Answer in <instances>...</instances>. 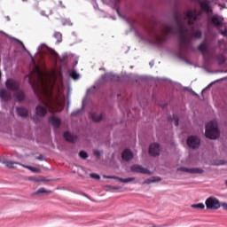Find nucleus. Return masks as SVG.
<instances>
[{
	"label": "nucleus",
	"instance_id": "42",
	"mask_svg": "<svg viewBox=\"0 0 227 227\" xmlns=\"http://www.w3.org/2000/svg\"><path fill=\"white\" fill-rule=\"evenodd\" d=\"M67 54L63 55L62 57L59 58V62L65 63V61H67Z\"/></svg>",
	"mask_w": 227,
	"mask_h": 227
},
{
	"label": "nucleus",
	"instance_id": "25",
	"mask_svg": "<svg viewBox=\"0 0 227 227\" xmlns=\"http://www.w3.org/2000/svg\"><path fill=\"white\" fill-rule=\"evenodd\" d=\"M11 40H12V42H16V43H19L20 45V47L22 48V50L25 52H27V54L31 55V52L28 50H27L26 45H24V43H22V41H20L15 37H11Z\"/></svg>",
	"mask_w": 227,
	"mask_h": 227
},
{
	"label": "nucleus",
	"instance_id": "51",
	"mask_svg": "<svg viewBox=\"0 0 227 227\" xmlns=\"http://www.w3.org/2000/svg\"><path fill=\"white\" fill-rule=\"evenodd\" d=\"M107 178L114 179V176H107Z\"/></svg>",
	"mask_w": 227,
	"mask_h": 227
},
{
	"label": "nucleus",
	"instance_id": "14",
	"mask_svg": "<svg viewBox=\"0 0 227 227\" xmlns=\"http://www.w3.org/2000/svg\"><path fill=\"white\" fill-rule=\"evenodd\" d=\"M16 114L20 118H28L29 117V110L25 106H16Z\"/></svg>",
	"mask_w": 227,
	"mask_h": 227
},
{
	"label": "nucleus",
	"instance_id": "28",
	"mask_svg": "<svg viewBox=\"0 0 227 227\" xmlns=\"http://www.w3.org/2000/svg\"><path fill=\"white\" fill-rule=\"evenodd\" d=\"M160 177H159V176H153V177H151V178H149V179H146L145 181V184H155V183H157V182H160Z\"/></svg>",
	"mask_w": 227,
	"mask_h": 227
},
{
	"label": "nucleus",
	"instance_id": "60",
	"mask_svg": "<svg viewBox=\"0 0 227 227\" xmlns=\"http://www.w3.org/2000/svg\"><path fill=\"white\" fill-rule=\"evenodd\" d=\"M114 189L116 190V189H118V188L114 187Z\"/></svg>",
	"mask_w": 227,
	"mask_h": 227
},
{
	"label": "nucleus",
	"instance_id": "7",
	"mask_svg": "<svg viewBox=\"0 0 227 227\" xmlns=\"http://www.w3.org/2000/svg\"><path fill=\"white\" fill-rule=\"evenodd\" d=\"M205 203L207 210H217V208H221V202L215 197L207 198Z\"/></svg>",
	"mask_w": 227,
	"mask_h": 227
},
{
	"label": "nucleus",
	"instance_id": "49",
	"mask_svg": "<svg viewBox=\"0 0 227 227\" xmlns=\"http://www.w3.org/2000/svg\"><path fill=\"white\" fill-rule=\"evenodd\" d=\"M78 63H79V61H78V60H75V61L74 62V67H77Z\"/></svg>",
	"mask_w": 227,
	"mask_h": 227
},
{
	"label": "nucleus",
	"instance_id": "2",
	"mask_svg": "<svg viewBox=\"0 0 227 227\" xmlns=\"http://www.w3.org/2000/svg\"><path fill=\"white\" fill-rule=\"evenodd\" d=\"M175 33L176 30L173 26H167L161 29L160 33L148 32L146 35H143L141 34H137V35L142 42L153 43L154 45H160V43L164 42V38L168 36V35H175Z\"/></svg>",
	"mask_w": 227,
	"mask_h": 227
},
{
	"label": "nucleus",
	"instance_id": "12",
	"mask_svg": "<svg viewBox=\"0 0 227 227\" xmlns=\"http://www.w3.org/2000/svg\"><path fill=\"white\" fill-rule=\"evenodd\" d=\"M193 3H198L199 4H200V8L201 10H203V12H206L207 13H210L212 12V8L210 7V4L208 3V1L207 0H192Z\"/></svg>",
	"mask_w": 227,
	"mask_h": 227
},
{
	"label": "nucleus",
	"instance_id": "9",
	"mask_svg": "<svg viewBox=\"0 0 227 227\" xmlns=\"http://www.w3.org/2000/svg\"><path fill=\"white\" fill-rule=\"evenodd\" d=\"M49 113L47 106L37 105L35 107V114L38 118H45Z\"/></svg>",
	"mask_w": 227,
	"mask_h": 227
},
{
	"label": "nucleus",
	"instance_id": "46",
	"mask_svg": "<svg viewBox=\"0 0 227 227\" xmlns=\"http://www.w3.org/2000/svg\"><path fill=\"white\" fill-rule=\"evenodd\" d=\"M94 9L98 10V4L97 2L94 3Z\"/></svg>",
	"mask_w": 227,
	"mask_h": 227
},
{
	"label": "nucleus",
	"instance_id": "47",
	"mask_svg": "<svg viewBox=\"0 0 227 227\" xmlns=\"http://www.w3.org/2000/svg\"><path fill=\"white\" fill-rule=\"evenodd\" d=\"M40 14H41L43 17H47V15L45 14V11H41Z\"/></svg>",
	"mask_w": 227,
	"mask_h": 227
},
{
	"label": "nucleus",
	"instance_id": "50",
	"mask_svg": "<svg viewBox=\"0 0 227 227\" xmlns=\"http://www.w3.org/2000/svg\"><path fill=\"white\" fill-rule=\"evenodd\" d=\"M7 22H10V16H5Z\"/></svg>",
	"mask_w": 227,
	"mask_h": 227
},
{
	"label": "nucleus",
	"instance_id": "48",
	"mask_svg": "<svg viewBox=\"0 0 227 227\" xmlns=\"http://www.w3.org/2000/svg\"><path fill=\"white\" fill-rule=\"evenodd\" d=\"M59 4H60L61 8H65V5H63V2L62 1H59Z\"/></svg>",
	"mask_w": 227,
	"mask_h": 227
},
{
	"label": "nucleus",
	"instance_id": "52",
	"mask_svg": "<svg viewBox=\"0 0 227 227\" xmlns=\"http://www.w3.org/2000/svg\"><path fill=\"white\" fill-rule=\"evenodd\" d=\"M73 36H77V34L75 32L72 33Z\"/></svg>",
	"mask_w": 227,
	"mask_h": 227
},
{
	"label": "nucleus",
	"instance_id": "30",
	"mask_svg": "<svg viewBox=\"0 0 227 227\" xmlns=\"http://www.w3.org/2000/svg\"><path fill=\"white\" fill-rule=\"evenodd\" d=\"M54 38H56V43H61L63 42V35L60 32H55L53 35Z\"/></svg>",
	"mask_w": 227,
	"mask_h": 227
},
{
	"label": "nucleus",
	"instance_id": "59",
	"mask_svg": "<svg viewBox=\"0 0 227 227\" xmlns=\"http://www.w3.org/2000/svg\"><path fill=\"white\" fill-rule=\"evenodd\" d=\"M206 90H207V88L202 90V93H203Z\"/></svg>",
	"mask_w": 227,
	"mask_h": 227
},
{
	"label": "nucleus",
	"instance_id": "22",
	"mask_svg": "<svg viewBox=\"0 0 227 227\" xmlns=\"http://www.w3.org/2000/svg\"><path fill=\"white\" fill-rule=\"evenodd\" d=\"M121 157L123 160H131L134 158V153L129 149H126L123 151Z\"/></svg>",
	"mask_w": 227,
	"mask_h": 227
},
{
	"label": "nucleus",
	"instance_id": "13",
	"mask_svg": "<svg viewBox=\"0 0 227 227\" xmlns=\"http://www.w3.org/2000/svg\"><path fill=\"white\" fill-rule=\"evenodd\" d=\"M106 116L105 113H101L99 115H97V112H90L89 114V118L94 121V123H100L104 117Z\"/></svg>",
	"mask_w": 227,
	"mask_h": 227
},
{
	"label": "nucleus",
	"instance_id": "23",
	"mask_svg": "<svg viewBox=\"0 0 227 227\" xmlns=\"http://www.w3.org/2000/svg\"><path fill=\"white\" fill-rule=\"evenodd\" d=\"M199 51L203 56H207L208 54V44L203 42L200 43V45H199Z\"/></svg>",
	"mask_w": 227,
	"mask_h": 227
},
{
	"label": "nucleus",
	"instance_id": "54",
	"mask_svg": "<svg viewBox=\"0 0 227 227\" xmlns=\"http://www.w3.org/2000/svg\"><path fill=\"white\" fill-rule=\"evenodd\" d=\"M110 19H111L112 20H114V16H110Z\"/></svg>",
	"mask_w": 227,
	"mask_h": 227
},
{
	"label": "nucleus",
	"instance_id": "41",
	"mask_svg": "<svg viewBox=\"0 0 227 227\" xmlns=\"http://www.w3.org/2000/svg\"><path fill=\"white\" fill-rule=\"evenodd\" d=\"M90 178H94L95 180H100V175L97 173H91L90 174Z\"/></svg>",
	"mask_w": 227,
	"mask_h": 227
},
{
	"label": "nucleus",
	"instance_id": "15",
	"mask_svg": "<svg viewBox=\"0 0 227 227\" xmlns=\"http://www.w3.org/2000/svg\"><path fill=\"white\" fill-rule=\"evenodd\" d=\"M149 153L153 155V157L160 155V145L159 144H152L149 147Z\"/></svg>",
	"mask_w": 227,
	"mask_h": 227
},
{
	"label": "nucleus",
	"instance_id": "5",
	"mask_svg": "<svg viewBox=\"0 0 227 227\" xmlns=\"http://www.w3.org/2000/svg\"><path fill=\"white\" fill-rule=\"evenodd\" d=\"M38 54H41V56H43V54H50L51 56H53L55 59H58V58L59 57V55L54 51V49L47 46V44L43 43L38 46L37 51L35 54V58H36Z\"/></svg>",
	"mask_w": 227,
	"mask_h": 227
},
{
	"label": "nucleus",
	"instance_id": "36",
	"mask_svg": "<svg viewBox=\"0 0 227 227\" xmlns=\"http://www.w3.org/2000/svg\"><path fill=\"white\" fill-rule=\"evenodd\" d=\"M79 157L86 160V158L88 157V153L86 151H80Z\"/></svg>",
	"mask_w": 227,
	"mask_h": 227
},
{
	"label": "nucleus",
	"instance_id": "32",
	"mask_svg": "<svg viewBox=\"0 0 227 227\" xmlns=\"http://www.w3.org/2000/svg\"><path fill=\"white\" fill-rule=\"evenodd\" d=\"M102 3L114 10V0H102Z\"/></svg>",
	"mask_w": 227,
	"mask_h": 227
},
{
	"label": "nucleus",
	"instance_id": "38",
	"mask_svg": "<svg viewBox=\"0 0 227 227\" xmlns=\"http://www.w3.org/2000/svg\"><path fill=\"white\" fill-rule=\"evenodd\" d=\"M227 164V161L225 160H220L214 163V166H224Z\"/></svg>",
	"mask_w": 227,
	"mask_h": 227
},
{
	"label": "nucleus",
	"instance_id": "16",
	"mask_svg": "<svg viewBox=\"0 0 227 227\" xmlns=\"http://www.w3.org/2000/svg\"><path fill=\"white\" fill-rule=\"evenodd\" d=\"M131 171L134 173H141L142 175H150V171L148 168H143V166L140 165H133L130 168Z\"/></svg>",
	"mask_w": 227,
	"mask_h": 227
},
{
	"label": "nucleus",
	"instance_id": "57",
	"mask_svg": "<svg viewBox=\"0 0 227 227\" xmlns=\"http://www.w3.org/2000/svg\"><path fill=\"white\" fill-rule=\"evenodd\" d=\"M0 33H2V35H6L4 32H3V31H0Z\"/></svg>",
	"mask_w": 227,
	"mask_h": 227
},
{
	"label": "nucleus",
	"instance_id": "18",
	"mask_svg": "<svg viewBox=\"0 0 227 227\" xmlns=\"http://www.w3.org/2000/svg\"><path fill=\"white\" fill-rule=\"evenodd\" d=\"M223 22H224V19L221 16L215 15L211 18V24L213 26H215L217 29L221 28V26H223Z\"/></svg>",
	"mask_w": 227,
	"mask_h": 227
},
{
	"label": "nucleus",
	"instance_id": "4",
	"mask_svg": "<svg viewBox=\"0 0 227 227\" xmlns=\"http://www.w3.org/2000/svg\"><path fill=\"white\" fill-rule=\"evenodd\" d=\"M205 136L208 139H217L219 136H221L217 121H211L207 124H206Z\"/></svg>",
	"mask_w": 227,
	"mask_h": 227
},
{
	"label": "nucleus",
	"instance_id": "10",
	"mask_svg": "<svg viewBox=\"0 0 227 227\" xmlns=\"http://www.w3.org/2000/svg\"><path fill=\"white\" fill-rule=\"evenodd\" d=\"M63 137L65 141L67 143H73V145H75V143L79 141V137H77V135L72 134L70 131H64Z\"/></svg>",
	"mask_w": 227,
	"mask_h": 227
},
{
	"label": "nucleus",
	"instance_id": "34",
	"mask_svg": "<svg viewBox=\"0 0 227 227\" xmlns=\"http://www.w3.org/2000/svg\"><path fill=\"white\" fill-rule=\"evenodd\" d=\"M62 26H74V23L69 19L62 20Z\"/></svg>",
	"mask_w": 227,
	"mask_h": 227
},
{
	"label": "nucleus",
	"instance_id": "11",
	"mask_svg": "<svg viewBox=\"0 0 227 227\" xmlns=\"http://www.w3.org/2000/svg\"><path fill=\"white\" fill-rule=\"evenodd\" d=\"M179 171H183L184 173H190L191 175H201L202 173H205V171L201 168H185L182 167L178 168Z\"/></svg>",
	"mask_w": 227,
	"mask_h": 227
},
{
	"label": "nucleus",
	"instance_id": "56",
	"mask_svg": "<svg viewBox=\"0 0 227 227\" xmlns=\"http://www.w3.org/2000/svg\"><path fill=\"white\" fill-rule=\"evenodd\" d=\"M116 12H117L118 14H120V10L116 9Z\"/></svg>",
	"mask_w": 227,
	"mask_h": 227
},
{
	"label": "nucleus",
	"instance_id": "33",
	"mask_svg": "<svg viewBox=\"0 0 227 227\" xmlns=\"http://www.w3.org/2000/svg\"><path fill=\"white\" fill-rule=\"evenodd\" d=\"M70 76L72 77V79H74V81H77V79H79V77H81V75L77 73V71L74 70Z\"/></svg>",
	"mask_w": 227,
	"mask_h": 227
},
{
	"label": "nucleus",
	"instance_id": "55",
	"mask_svg": "<svg viewBox=\"0 0 227 227\" xmlns=\"http://www.w3.org/2000/svg\"><path fill=\"white\" fill-rule=\"evenodd\" d=\"M112 159H114V153H112Z\"/></svg>",
	"mask_w": 227,
	"mask_h": 227
},
{
	"label": "nucleus",
	"instance_id": "45",
	"mask_svg": "<svg viewBox=\"0 0 227 227\" xmlns=\"http://www.w3.org/2000/svg\"><path fill=\"white\" fill-rule=\"evenodd\" d=\"M221 206L223 207V210H227V203H223Z\"/></svg>",
	"mask_w": 227,
	"mask_h": 227
},
{
	"label": "nucleus",
	"instance_id": "24",
	"mask_svg": "<svg viewBox=\"0 0 227 227\" xmlns=\"http://www.w3.org/2000/svg\"><path fill=\"white\" fill-rule=\"evenodd\" d=\"M52 191L46 190L45 188L42 187L39 188L36 192H35L32 196H38V194H51Z\"/></svg>",
	"mask_w": 227,
	"mask_h": 227
},
{
	"label": "nucleus",
	"instance_id": "19",
	"mask_svg": "<svg viewBox=\"0 0 227 227\" xmlns=\"http://www.w3.org/2000/svg\"><path fill=\"white\" fill-rule=\"evenodd\" d=\"M14 98L16 102H24L26 100V92L22 90H18L16 92H14Z\"/></svg>",
	"mask_w": 227,
	"mask_h": 227
},
{
	"label": "nucleus",
	"instance_id": "27",
	"mask_svg": "<svg viewBox=\"0 0 227 227\" xmlns=\"http://www.w3.org/2000/svg\"><path fill=\"white\" fill-rule=\"evenodd\" d=\"M4 164L7 168H9V169H15V164L18 166H22V164L18 161H5Z\"/></svg>",
	"mask_w": 227,
	"mask_h": 227
},
{
	"label": "nucleus",
	"instance_id": "35",
	"mask_svg": "<svg viewBox=\"0 0 227 227\" xmlns=\"http://www.w3.org/2000/svg\"><path fill=\"white\" fill-rule=\"evenodd\" d=\"M192 208H200V210H203V208H205V204L203 203L192 204Z\"/></svg>",
	"mask_w": 227,
	"mask_h": 227
},
{
	"label": "nucleus",
	"instance_id": "20",
	"mask_svg": "<svg viewBox=\"0 0 227 227\" xmlns=\"http://www.w3.org/2000/svg\"><path fill=\"white\" fill-rule=\"evenodd\" d=\"M0 98L4 102H9V100H12V94L4 89H0Z\"/></svg>",
	"mask_w": 227,
	"mask_h": 227
},
{
	"label": "nucleus",
	"instance_id": "17",
	"mask_svg": "<svg viewBox=\"0 0 227 227\" xmlns=\"http://www.w3.org/2000/svg\"><path fill=\"white\" fill-rule=\"evenodd\" d=\"M48 121L54 129H59V126L61 125V119L56 117V115H51Z\"/></svg>",
	"mask_w": 227,
	"mask_h": 227
},
{
	"label": "nucleus",
	"instance_id": "58",
	"mask_svg": "<svg viewBox=\"0 0 227 227\" xmlns=\"http://www.w3.org/2000/svg\"><path fill=\"white\" fill-rule=\"evenodd\" d=\"M23 1V3H26V2H27V0H22Z\"/></svg>",
	"mask_w": 227,
	"mask_h": 227
},
{
	"label": "nucleus",
	"instance_id": "8",
	"mask_svg": "<svg viewBox=\"0 0 227 227\" xmlns=\"http://www.w3.org/2000/svg\"><path fill=\"white\" fill-rule=\"evenodd\" d=\"M187 145L192 150H198L201 145V140L197 136H190L187 138Z\"/></svg>",
	"mask_w": 227,
	"mask_h": 227
},
{
	"label": "nucleus",
	"instance_id": "44",
	"mask_svg": "<svg viewBox=\"0 0 227 227\" xmlns=\"http://www.w3.org/2000/svg\"><path fill=\"white\" fill-rule=\"evenodd\" d=\"M37 160H44L45 159L43 158V154H40L39 156L36 157Z\"/></svg>",
	"mask_w": 227,
	"mask_h": 227
},
{
	"label": "nucleus",
	"instance_id": "39",
	"mask_svg": "<svg viewBox=\"0 0 227 227\" xmlns=\"http://www.w3.org/2000/svg\"><path fill=\"white\" fill-rule=\"evenodd\" d=\"M32 64L34 65V67H35L36 70H39L38 68V65H36V60L35 59V57H33V55L30 53V55H28Z\"/></svg>",
	"mask_w": 227,
	"mask_h": 227
},
{
	"label": "nucleus",
	"instance_id": "26",
	"mask_svg": "<svg viewBox=\"0 0 227 227\" xmlns=\"http://www.w3.org/2000/svg\"><path fill=\"white\" fill-rule=\"evenodd\" d=\"M114 180H117L118 182H121L122 184H130V182H134L136 178L134 177L121 178V177L115 176Z\"/></svg>",
	"mask_w": 227,
	"mask_h": 227
},
{
	"label": "nucleus",
	"instance_id": "31",
	"mask_svg": "<svg viewBox=\"0 0 227 227\" xmlns=\"http://www.w3.org/2000/svg\"><path fill=\"white\" fill-rule=\"evenodd\" d=\"M22 168H25L26 169H28L29 171H32V173H40V169L35 167L27 166V165H22Z\"/></svg>",
	"mask_w": 227,
	"mask_h": 227
},
{
	"label": "nucleus",
	"instance_id": "1",
	"mask_svg": "<svg viewBox=\"0 0 227 227\" xmlns=\"http://www.w3.org/2000/svg\"><path fill=\"white\" fill-rule=\"evenodd\" d=\"M199 19L200 12L196 9L175 16L179 36V51L176 53L179 59H185V52L191 47L192 40L201 38V30L194 28V22Z\"/></svg>",
	"mask_w": 227,
	"mask_h": 227
},
{
	"label": "nucleus",
	"instance_id": "21",
	"mask_svg": "<svg viewBox=\"0 0 227 227\" xmlns=\"http://www.w3.org/2000/svg\"><path fill=\"white\" fill-rule=\"evenodd\" d=\"M85 107H86V98H84L83 100H82V107L77 109V110H74V112H72L71 116L73 118H75L76 116H79V114H81V113H82L84 111Z\"/></svg>",
	"mask_w": 227,
	"mask_h": 227
},
{
	"label": "nucleus",
	"instance_id": "43",
	"mask_svg": "<svg viewBox=\"0 0 227 227\" xmlns=\"http://www.w3.org/2000/svg\"><path fill=\"white\" fill-rule=\"evenodd\" d=\"M220 34L227 38V27H225L223 30H221Z\"/></svg>",
	"mask_w": 227,
	"mask_h": 227
},
{
	"label": "nucleus",
	"instance_id": "40",
	"mask_svg": "<svg viewBox=\"0 0 227 227\" xmlns=\"http://www.w3.org/2000/svg\"><path fill=\"white\" fill-rule=\"evenodd\" d=\"M178 116L173 115V119L170 120L171 123H174L176 127H178Z\"/></svg>",
	"mask_w": 227,
	"mask_h": 227
},
{
	"label": "nucleus",
	"instance_id": "37",
	"mask_svg": "<svg viewBox=\"0 0 227 227\" xmlns=\"http://www.w3.org/2000/svg\"><path fill=\"white\" fill-rule=\"evenodd\" d=\"M102 153H104V152L102 151H98V150L93 151V155H95L97 159H100V157L102 156Z\"/></svg>",
	"mask_w": 227,
	"mask_h": 227
},
{
	"label": "nucleus",
	"instance_id": "3",
	"mask_svg": "<svg viewBox=\"0 0 227 227\" xmlns=\"http://www.w3.org/2000/svg\"><path fill=\"white\" fill-rule=\"evenodd\" d=\"M113 77L114 75L109 73L103 74L92 87L87 90V95H93V93H97V90H100V88H102V86H104L106 82L113 81Z\"/></svg>",
	"mask_w": 227,
	"mask_h": 227
},
{
	"label": "nucleus",
	"instance_id": "6",
	"mask_svg": "<svg viewBox=\"0 0 227 227\" xmlns=\"http://www.w3.org/2000/svg\"><path fill=\"white\" fill-rule=\"evenodd\" d=\"M5 88L8 91L17 92L20 90V82L13 78H8L5 81Z\"/></svg>",
	"mask_w": 227,
	"mask_h": 227
},
{
	"label": "nucleus",
	"instance_id": "53",
	"mask_svg": "<svg viewBox=\"0 0 227 227\" xmlns=\"http://www.w3.org/2000/svg\"><path fill=\"white\" fill-rule=\"evenodd\" d=\"M149 65H150V67L152 68V67H153V62H150Z\"/></svg>",
	"mask_w": 227,
	"mask_h": 227
},
{
	"label": "nucleus",
	"instance_id": "29",
	"mask_svg": "<svg viewBox=\"0 0 227 227\" xmlns=\"http://www.w3.org/2000/svg\"><path fill=\"white\" fill-rule=\"evenodd\" d=\"M28 180H30L31 182H35V184H38L40 182H51V180H49V179L38 178V177H35V176H30L28 178Z\"/></svg>",
	"mask_w": 227,
	"mask_h": 227
}]
</instances>
